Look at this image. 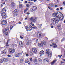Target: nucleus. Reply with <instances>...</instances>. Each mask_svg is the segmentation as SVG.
<instances>
[{
  "label": "nucleus",
  "instance_id": "21",
  "mask_svg": "<svg viewBox=\"0 0 65 65\" xmlns=\"http://www.w3.org/2000/svg\"><path fill=\"white\" fill-rule=\"evenodd\" d=\"M19 7L20 8H23V5L20 4L19 5Z\"/></svg>",
  "mask_w": 65,
  "mask_h": 65
},
{
  "label": "nucleus",
  "instance_id": "19",
  "mask_svg": "<svg viewBox=\"0 0 65 65\" xmlns=\"http://www.w3.org/2000/svg\"><path fill=\"white\" fill-rule=\"evenodd\" d=\"M1 53L2 54H3V55H5V54H6V52L5 51V50H4L3 51H1Z\"/></svg>",
  "mask_w": 65,
  "mask_h": 65
},
{
  "label": "nucleus",
  "instance_id": "40",
  "mask_svg": "<svg viewBox=\"0 0 65 65\" xmlns=\"http://www.w3.org/2000/svg\"><path fill=\"white\" fill-rule=\"evenodd\" d=\"M12 28H13V27L12 26H11L10 27V30H11L12 29Z\"/></svg>",
  "mask_w": 65,
  "mask_h": 65
},
{
  "label": "nucleus",
  "instance_id": "63",
  "mask_svg": "<svg viewBox=\"0 0 65 65\" xmlns=\"http://www.w3.org/2000/svg\"><path fill=\"white\" fill-rule=\"evenodd\" d=\"M32 26H34V24H32Z\"/></svg>",
  "mask_w": 65,
  "mask_h": 65
},
{
  "label": "nucleus",
  "instance_id": "38",
  "mask_svg": "<svg viewBox=\"0 0 65 65\" xmlns=\"http://www.w3.org/2000/svg\"><path fill=\"white\" fill-rule=\"evenodd\" d=\"M41 26H42V24H39V28H40V27H41Z\"/></svg>",
  "mask_w": 65,
  "mask_h": 65
},
{
  "label": "nucleus",
  "instance_id": "37",
  "mask_svg": "<svg viewBox=\"0 0 65 65\" xmlns=\"http://www.w3.org/2000/svg\"><path fill=\"white\" fill-rule=\"evenodd\" d=\"M42 43H43V44H44V45H46V42L45 41H44Z\"/></svg>",
  "mask_w": 65,
  "mask_h": 65
},
{
  "label": "nucleus",
  "instance_id": "20",
  "mask_svg": "<svg viewBox=\"0 0 65 65\" xmlns=\"http://www.w3.org/2000/svg\"><path fill=\"white\" fill-rule=\"evenodd\" d=\"M3 59L5 62H7L8 61V59L6 58H3Z\"/></svg>",
  "mask_w": 65,
  "mask_h": 65
},
{
  "label": "nucleus",
  "instance_id": "56",
  "mask_svg": "<svg viewBox=\"0 0 65 65\" xmlns=\"http://www.w3.org/2000/svg\"><path fill=\"white\" fill-rule=\"evenodd\" d=\"M51 28H54V26H51Z\"/></svg>",
  "mask_w": 65,
  "mask_h": 65
},
{
  "label": "nucleus",
  "instance_id": "1",
  "mask_svg": "<svg viewBox=\"0 0 65 65\" xmlns=\"http://www.w3.org/2000/svg\"><path fill=\"white\" fill-rule=\"evenodd\" d=\"M54 15H56L57 18H59V20L61 21L63 19L64 16L63 15L61 12H58L57 13H53V14Z\"/></svg>",
  "mask_w": 65,
  "mask_h": 65
},
{
  "label": "nucleus",
  "instance_id": "43",
  "mask_svg": "<svg viewBox=\"0 0 65 65\" xmlns=\"http://www.w3.org/2000/svg\"><path fill=\"white\" fill-rule=\"evenodd\" d=\"M33 4V3L32 2H31L30 3V5H32V4Z\"/></svg>",
  "mask_w": 65,
  "mask_h": 65
},
{
  "label": "nucleus",
  "instance_id": "44",
  "mask_svg": "<svg viewBox=\"0 0 65 65\" xmlns=\"http://www.w3.org/2000/svg\"><path fill=\"white\" fill-rule=\"evenodd\" d=\"M7 57H11V55H7Z\"/></svg>",
  "mask_w": 65,
  "mask_h": 65
},
{
  "label": "nucleus",
  "instance_id": "2",
  "mask_svg": "<svg viewBox=\"0 0 65 65\" xmlns=\"http://www.w3.org/2000/svg\"><path fill=\"white\" fill-rule=\"evenodd\" d=\"M51 20L53 25H56L59 22V21L56 18H52Z\"/></svg>",
  "mask_w": 65,
  "mask_h": 65
},
{
  "label": "nucleus",
  "instance_id": "26",
  "mask_svg": "<svg viewBox=\"0 0 65 65\" xmlns=\"http://www.w3.org/2000/svg\"><path fill=\"white\" fill-rule=\"evenodd\" d=\"M33 8H34V10H37V7H32Z\"/></svg>",
  "mask_w": 65,
  "mask_h": 65
},
{
  "label": "nucleus",
  "instance_id": "17",
  "mask_svg": "<svg viewBox=\"0 0 65 65\" xmlns=\"http://www.w3.org/2000/svg\"><path fill=\"white\" fill-rule=\"evenodd\" d=\"M43 61L44 62H49V60L47 58L44 59Z\"/></svg>",
  "mask_w": 65,
  "mask_h": 65
},
{
  "label": "nucleus",
  "instance_id": "57",
  "mask_svg": "<svg viewBox=\"0 0 65 65\" xmlns=\"http://www.w3.org/2000/svg\"><path fill=\"white\" fill-rule=\"evenodd\" d=\"M65 39V38H63L62 39V40H64Z\"/></svg>",
  "mask_w": 65,
  "mask_h": 65
},
{
  "label": "nucleus",
  "instance_id": "62",
  "mask_svg": "<svg viewBox=\"0 0 65 65\" xmlns=\"http://www.w3.org/2000/svg\"><path fill=\"white\" fill-rule=\"evenodd\" d=\"M28 0L29 1H33V0Z\"/></svg>",
  "mask_w": 65,
  "mask_h": 65
},
{
  "label": "nucleus",
  "instance_id": "52",
  "mask_svg": "<svg viewBox=\"0 0 65 65\" xmlns=\"http://www.w3.org/2000/svg\"><path fill=\"white\" fill-rule=\"evenodd\" d=\"M58 57H59V58H61V56H60V55H58Z\"/></svg>",
  "mask_w": 65,
  "mask_h": 65
},
{
  "label": "nucleus",
  "instance_id": "3",
  "mask_svg": "<svg viewBox=\"0 0 65 65\" xmlns=\"http://www.w3.org/2000/svg\"><path fill=\"white\" fill-rule=\"evenodd\" d=\"M46 54H48L49 57L50 58H51L52 57V52H51V50L50 49H47L46 51Z\"/></svg>",
  "mask_w": 65,
  "mask_h": 65
},
{
  "label": "nucleus",
  "instance_id": "59",
  "mask_svg": "<svg viewBox=\"0 0 65 65\" xmlns=\"http://www.w3.org/2000/svg\"><path fill=\"white\" fill-rule=\"evenodd\" d=\"M1 7H2V6H3V5L2 4H1Z\"/></svg>",
  "mask_w": 65,
  "mask_h": 65
},
{
  "label": "nucleus",
  "instance_id": "55",
  "mask_svg": "<svg viewBox=\"0 0 65 65\" xmlns=\"http://www.w3.org/2000/svg\"><path fill=\"white\" fill-rule=\"evenodd\" d=\"M56 10H59V8H57L56 9Z\"/></svg>",
  "mask_w": 65,
  "mask_h": 65
},
{
  "label": "nucleus",
  "instance_id": "29",
  "mask_svg": "<svg viewBox=\"0 0 65 65\" xmlns=\"http://www.w3.org/2000/svg\"><path fill=\"white\" fill-rule=\"evenodd\" d=\"M49 5L50 6H51V7H53V6H54V4H49Z\"/></svg>",
  "mask_w": 65,
  "mask_h": 65
},
{
  "label": "nucleus",
  "instance_id": "46",
  "mask_svg": "<svg viewBox=\"0 0 65 65\" xmlns=\"http://www.w3.org/2000/svg\"><path fill=\"white\" fill-rule=\"evenodd\" d=\"M30 61H31V62H32V58L30 59Z\"/></svg>",
  "mask_w": 65,
  "mask_h": 65
},
{
  "label": "nucleus",
  "instance_id": "7",
  "mask_svg": "<svg viewBox=\"0 0 65 65\" xmlns=\"http://www.w3.org/2000/svg\"><path fill=\"white\" fill-rule=\"evenodd\" d=\"M10 53H13L15 52V49H14L9 48V50Z\"/></svg>",
  "mask_w": 65,
  "mask_h": 65
},
{
  "label": "nucleus",
  "instance_id": "4",
  "mask_svg": "<svg viewBox=\"0 0 65 65\" xmlns=\"http://www.w3.org/2000/svg\"><path fill=\"white\" fill-rule=\"evenodd\" d=\"M9 29L8 28H7L3 30V32L6 35H8V32L9 31Z\"/></svg>",
  "mask_w": 65,
  "mask_h": 65
},
{
  "label": "nucleus",
  "instance_id": "64",
  "mask_svg": "<svg viewBox=\"0 0 65 65\" xmlns=\"http://www.w3.org/2000/svg\"><path fill=\"white\" fill-rule=\"evenodd\" d=\"M36 0H34V2H35L36 1Z\"/></svg>",
  "mask_w": 65,
  "mask_h": 65
},
{
  "label": "nucleus",
  "instance_id": "36",
  "mask_svg": "<svg viewBox=\"0 0 65 65\" xmlns=\"http://www.w3.org/2000/svg\"><path fill=\"white\" fill-rule=\"evenodd\" d=\"M30 6V5L29 4H27L26 6V7H29Z\"/></svg>",
  "mask_w": 65,
  "mask_h": 65
},
{
  "label": "nucleus",
  "instance_id": "12",
  "mask_svg": "<svg viewBox=\"0 0 65 65\" xmlns=\"http://www.w3.org/2000/svg\"><path fill=\"white\" fill-rule=\"evenodd\" d=\"M39 54L40 56H42V55H43L44 54V52L43 51H41L40 52Z\"/></svg>",
  "mask_w": 65,
  "mask_h": 65
},
{
  "label": "nucleus",
  "instance_id": "27",
  "mask_svg": "<svg viewBox=\"0 0 65 65\" xmlns=\"http://www.w3.org/2000/svg\"><path fill=\"white\" fill-rule=\"evenodd\" d=\"M28 8H26L24 11V13H26V12L27 11V10H28Z\"/></svg>",
  "mask_w": 65,
  "mask_h": 65
},
{
  "label": "nucleus",
  "instance_id": "61",
  "mask_svg": "<svg viewBox=\"0 0 65 65\" xmlns=\"http://www.w3.org/2000/svg\"><path fill=\"white\" fill-rule=\"evenodd\" d=\"M27 18H25V20H27Z\"/></svg>",
  "mask_w": 65,
  "mask_h": 65
},
{
  "label": "nucleus",
  "instance_id": "49",
  "mask_svg": "<svg viewBox=\"0 0 65 65\" xmlns=\"http://www.w3.org/2000/svg\"><path fill=\"white\" fill-rule=\"evenodd\" d=\"M26 14L28 15L30 14V13L28 12Z\"/></svg>",
  "mask_w": 65,
  "mask_h": 65
},
{
  "label": "nucleus",
  "instance_id": "47",
  "mask_svg": "<svg viewBox=\"0 0 65 65\" xmlns=\"http://www.w3.org/2000/svg\"><path fill=\"white\" fill-rule=\"evenodd\" d=\"M31 10L32 11H35L34 8H33V9H31Z\"/></svg>",
  "mask_w": 65,
  "mask_h": 65
},
{
  "label": "nucleus",
  "instance_id": "51",
  "mask_svg": "<svg viewBox=\"0 0 65 65\" xmlns=\"http://www.w3.org/2000/svg\"><path fill=\"white\" fill-rule=\"evenodd\" d=\"M60 10H62L63 9V7H61L60 8Z\"/></svg>",
  "mask_w": 65,
  "mask_h": 65
},
{
  "label": "nucleus",
  "instance_id": "31",
  "mask_svg": "<svg viewBox=\"0 0 65 65\" xmlns=\"http://www.w3.org/2000/svg\"><path fill=\"white\" fill-rule=\"evenodd\" d=\"M28 61V59H27V60H25V63H28V64H30V63H28V62H29V61Z\"/></svg>",
  "mask_w": 65,
  "mask_h": 65
},
{
  "label": "nucleus",
  "instance_id": "48",
  "mask_svg": "<svg viewBox=\"0 0 65 65\" xmlns=\"http://www.w3.org/2000/svg\"><path fill=\"white\" fill-rule=\"evenodd\" d=\"M55 7H58V6H57V5H55Z\"/></svg>",
  "mask_w": 65,
  "mask_h": 65
},
{
  "label": "nucleus",
  "instance_id": "18",
  "mask_svg": "<svg viewBox=\"0 0 65 65\" xmlns=\"http://www.w3.org/2000/svg\"><path fill=\"white\" fill-rule=\"evenodd\" d=\"M2 11H3V12H4L5 13L6 12V9H5V7H4V8H3L2 10Z\"/></svg>",
  "mask_w": 65,
  "mask_h": 65
},
{
  "label": "nucleus",
  "instance_id": "9",
  "mask_svg": "<svg viewBox=\"0 0 65 65\" xmlns=\"http://www.w3.org/2000/svg\"><path fill=\"white\" fill-rule=\"evenodd\" d=\"M31 26H25V28L26 29L27 31H31L30 28H31Z\"/></svg>",
  "mask_w": 65,
  "mask_h": 65
},
{
  "label": "nucleus",
  "instance_id": "50",
  "mask_svg": "<svg viewBox=\"0 0 65 65\" xmlns=\"http://www.w3.org/2000/svg\"><path fill=\"white\" fill-rule=\"evenodd\" d=\"M28 3V2L27 1H25V3Z\"/></svg>",
  "mask_w": 65,
  "mask_h": 65
},
{
  "label": "nucleus",
  "instance_id": "22",
  "mask_svg": "<svg viewBox=\"0 0 65 65\" xmlns=\"http://www.w3.org/2000/svg\"><path fill=\"white\" fill-rule=\"evenodd\" d=\"M11 5L12 7H13V6H14L15 5L13 2L12 3Z\"/></svg>",
  "mask_w": 65,
  "mask_h": 65
},
{
  "label": "nucleus",
  "instance_id": "13",
  "mask_svg": "<svg viewBox=\"0 0 65 65\" xmlns=\"http://www.w3.org/2000/svg\"><path fill=\"white\" fill-rule=\"evenodd\" d=\"M32 51L34 53H36L37 52V50L35 48H33L32 49Z\"/></svg>",
  "mask_w": 65,
  "mask_h": 65
},
{
  "label": "nucleus",
  "instance_id": "11",
  "mask_svg": "<svg viewBox=\"0 0 65 65\" xmlns=\"http://www.w3.org/2000/svg\"><path fill=\"white\" fill-rule=\"evenodd\" d=\"M18 11H17V10H15L14 11V15L17 16L18 15Z\"/></svg>",
  "mask_w": 65,
  "mask_h": 65
},
{
  "label": "nucleus",
  "instance_id": "45",
  "mask_svg": "<svg viewBox=\"0 0 65 65\" xmlns=\"http://www.w3.org/2000/svg\"><path fill=\"white\" fill-rule=\"evenodd\" d=\"M63 4L64 5H65V2H63Z\"/></svg>",
  "mask_w": 65,
  "mask_h": 65
},
{
  "label": "nucleus",
  "instance_id": "23",
  "mask_svg": "<svg viewBox=\"0 0 65 65\" xmlns=\"http://www.w3.org/2000/svg\"><path fill=\"white\" fill-rule=\"evenodd\" d=\"M33 62L34 63H37V60L36 59H34L33 60Z\"/></svg>",
  "mask_w": 65,
  "mask_h": 65
},
{
  "label": "nucleus",
  "instance_id": "10",
  "mask_svg": "<svg viewBox=\"0 0 65 65\" xmlns=\"http://www.w3.org/2000/svg\"><path fill=\"white\" fill-rule=\"evenodd\" d=\"M1 23L2 25H5L7 24V22L5 20H3L1 21Z\"/></svg>",
  "mask_w": 65,
  "mask_h": 65
},
{
  "label": "nucleus",
  "instance_id": "32",
  "mask_svg": "<svg viewBox=\"0 0 65 65\" xmlns=\"http://www.w3.org/2000/svg\"><path fill=\"white\" fill-rule=\"evenodd\" d=\"M12 46H13H13L14 47H16V46H17V45L15 44H13L12 45Z\"/></svg>",
  "mask_w": 65,
  "mask_h": 65
},
{
  "label": "nucleus",
  "instance_id": "16",
  "mask_svg": "<svg viewBox=\"0 0 65 65\" xmlns=\"http://www.w3.org/2000/svg\"><path fill=\"white\" fill-rule=\"evenodd\" d=\"M43 43H39L38 44V45L40 47H42L43 46Z\"/></svg>",
  "mask_w": 65,
  "mask_h": 65
},
{
  "label": "nucleus",
  "instance_id": "53",
  "mask_svg": "<svg viewBox=\"0 0 65 65\" xmlns=\"http://www.w3.org/2000/svg\"><path fill=\"white\" fill-rule=\"evenodd\" d=\"M20 38L21 39H23V37H22V36H20Z\"/></svg>",
  "mask_w": 65,
  "mask_h": 65
},
{
  "label": "nucleus",
  "instance_id": "5",
  "mask_svg": "<svg viewBox=\"0 0 65 65\" xmlns=\"http://www.w3.org/2000/svg\"><path fill=\"white\" fill-rule=\"evenodd\" d=\"M29 19L34 23H35L36 22V21L37 20L36 17H32L31 18H30Z\"/></svg>",
  "mask_w": 65,
  "mask_h": 65
},
{
  "label": "nucleus",
  "instance_id": "54",
  "mask_svg": "<svg viewBox=\"0 0 65 65\" xmlns=\"http://www.w3.org/2000/svg\"><path fill=\"white\" fill-rule=\"evenodd\" d=\"M53 10V8H50L51 10Z\"/></svg>",
  "mask_w": 65,
  "mask_h": 65
},
{
  "label": "nucleus",
  "instance_id": "33",
  "mask_svg": "<svg viewBox=\"0 0 65 65\" xmlns=\"http://www.w3.org/2000/svg\"><path fill=\"white\" fill-rule=\"evenodd\" d=\"M30 55L31 56H33V53L31 52H30Z\"/></svg>",
  "mask_w": 65,
  "mask_h": 65
},
{
  "label": "nucleus",
  "instance_id": "42",
  "mask_svg": "<svg viewBox=\"0 0 65 65\" xmlns=\"http://www.w3.org/2000/svg\"><path fill=\"white\" fill-rule=\"evenodd\" d=\"M29 44H30V43H29V42H27L26 43V44L27 45H28Z\"/></svg>",
  "mask_w": 65,
  "mask_h": 65
},
{
  "label": "nucleus",
  "instance_id": "28",
  "mask_svg": "<svg viewBox=\"0 0 65 65\" xmlns=\"http://www.w3.org/2000/svg\"><path fill=\"white\" fill-rule=\"evenodd\" d=\"M57 27L59 29H61V26L60 25H58Z\"/></svg>",
  "mask_w": 65,
  "mask_h": 65
},
{
  "label": "nucleus",
  "instance_id": "15",
  "mask_svg": "<svg viewBox=\"0 0 65 65\" xmlns=\"http://www.w3.org/2000/svg\"><path fill=\"white\" fill-rule=\"evenodd\" d=\"M19 44L20 46H21V47H23L24 45H23V42L22 41L19 42Z\"/></svg>",
  "mask_w": 65,
  "mask_h": 65
},
{
  "label": "nucleus",
  "instance_id": "41",
  "mask_svg": "<svg viewBox=\"0 0 65 65\" xmlns=\"http://www.w3.org/2000/svg\"><path fill=\"white\" fill-rule=\"evenodd\" d=\"M23 59H21L20 60V63H22L23 62Z\"/></svg>",
  "mask_w": 65,
  "mask_h": 65
},
{
  "label": "nucleus",
  "instance_id": "25",
  "mask_svg": "<svg viewBox=\"0 0 65 65\" xmlns=\"http://www.w3.org/2000/svg\"><path fill=\"white\" fill-rule=\"evenodd\" d=\"M56 60H55L53 62H52L51 63L52 65H54V64L55 63V62H56Z\"/></svg>",
  "mask_w": 65,
  "mask_h": 65
},
{
  "label": "nucleus",
  "instance_id": "8",
  "mask_svg": "<svg viewBox=\"0 0 65 65\" xmlns=\"http://www.w3.org/2000/svg\"><path fill=\"white\" fill-rule=\"evenodd\" d=\"M50 46H53L54 48H57V45L55 43H54L52 44V45L50 44Z\"/></svg>",
  "mask_w": 65,
  "mask_h": 65
},
{
  "label": "nucleus",
  "instance_id": "30",
  "mask_svg": "<svg viewBox=\"0 0 65 65\" xmlns=\"http://www.w3.org/2000/svg\"><path fill=\"white\" fill-rule=\"evenodd\" d=\"M24 54L25 55V56H27V57H28V56H29V54L27 53L26 52H25Z\"/></svg>",
  "mask_w": 65,
  "mask_h": 65
},
{
  "label": "nucleus",
  "instance_id": "35",
  "mask_svg": "<svg viewBox=\"0 0 65 65\" xmlns=\"http://www.w3.org/2000/svg\"><path fill=\"white\" fill-rule=\"evenodd\" d=\"M3 63V60L0 59V63Z\"/></svg>",
  "mask_w": 65,
  "mask_h": 65
},
{
  "label": "nucleus",
  "instance_id": "24",
  "mask_svg": "<svg viewBox=\"0 0 65 65\" xmlns=\"http://www.w3.org/2000/svg\"><path fill=\"white\" fill-rule=\"evenodd\" d=\"M38 61L39 62L41 63H42V60H41L40 58L38 59Z\"/></svg>",
  "mask_w": 65,
  "mask_h": 65
},
{
  "label": "nucleus",
  "instance_id": "34",
  "mask_svg": "<svg viewBox=\"0 0 65 65\" xmlns=\"http://www.w3.org/2000/svg\"><path fill=\"white\" fill-rule=\"evenodd\" d=\"M31 28H32L33 29H36L37 28V27H36V26H34V27H32L31 26Z\"/></svg>",
  "mask_w": 65,
  "mask_h": 65
},
{
  "label": "nucleus",
  "instance_id": "58",
  "mask_svg": "<svg viewBox=\"0 0 65 65\" xmlns=\"http://www.w3.org/2000/svg\"><path fill=\"white\" fill-rule=\"evenodd\" d=\"M48 8L49 9H51V7H50V6H49L48 7Z\"/></svg>",
  "mask_w": 65,
  "mask_h": 65
},
{
  "label": "nucleus",
  "instance_id": "14",
  "mask_svg": "<svg viewBox=\"0 0 65 65\" xmlns=\"http://www.w3.org/2000/svg\"><path fill=\"white\" fill-rule=\"evenodd\" d=\"M20 54L21 53H15L14 56L15 57H20Z\"/></svg>",
  "mask_w": 65,
  "mask_h": 65
},
{
  "label": "nucleus",
  "instance_id": "39",
  "mask_svg": "<svg viewBox=\"0 0 65 65\" xmlns=\"http://www.w3.org/2000/svg\"><path fill=\"white\" fill-rule=\"evenodd\" d=\"M6 46H8V41L7 42V43L6 44Z\"/></svg>",
  "mask_w": 65,
  "mask_h": 65
},
{
  "label": "nucleus",
  "instance_id": "60",
  "mask_svg": "<svg viewBox=\"0 0 65 65\" xmlns=\"http://www.w3.org/2000/svg\"><path fill=\"white\" fill-rule=\"evenodd\" d=\"M3 4L4 5V4H5V2L3 3Z\"/></svg>",
  "mask_w": 65,
  "mask_h": 65
},
{
  "label": "nucleus",
  "instance_id": "6",
  "mask_svg": "<svg viewBox=\"0 0 65 65\" xmlns=\"http://www.w3.org/2000/svg\"><path fill=\"white\" fill-rule=\"evenodd\" d=\"M5 13L3 12L2 13L1 15L2 16V18L3 19H5L6 17V14Z\"/></svg>",
  "mask_w": 65,
  "mask_h": 65
}]
</instances>
